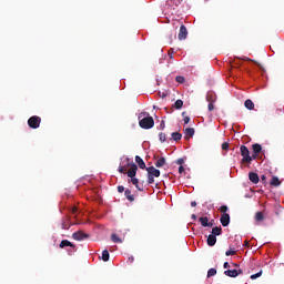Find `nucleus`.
Segmentation results:
<instances>
[{
  "instance_id": "1",
  "label": "nucleus",
  "mask_w": 284,
  "mask_h": 284,
  "mask_svg": "<svg viewBox=\"0 0 284 284\" xmlns=\"http://www.w3.org/2000/svg\"><path fill=\"white\" fill-rule=\"evenodd\" d=\"M139 125L141 129L150 130L154 126V119L153 116H146L139 121Z\"/></svg>"
},
{
  "instance_id": "2",
  "label": "nucleus",
  "mask_w": 284,
  "mask_h": 284,
  "mask_svg": "<svg viewBox=\"0 0 284 284\" xmlns=\"http://www.w3.org/2000/svg\"><path fill=\"white\" fill-rule=\"evenodd\" d=\"M241 156H243V160H241V164H251V155L250 150L246 145L240 146Z\"/></svg>"
},
{
  "instance_id": "3",
  "label": "nucleus",
  "mask_w": 284,
  "mask_h": 284,
  "mask_svg": "<svg viewBox=\"0 0 284 284\" xmlns=\"http://www.w3.org/2000/svg\"><path fill=\"white\" fill-rule=\"evenodd\" d=\"M41 122H42V119L39 115H32L28 120V125L31 129H39Z\"/></svg>"
},
{
  "instance_id": "4",
  "label": "nucleus",
  "mask_w": 284,
  "mask_h": 284,
  "mask_svg": "<svg viewBox=\"0 0 284 284\" xmlns=\"http://www.w3.org/2000/svg\"><path fill=\"white\" fill-rule=\"evenodd\" d=\"M189 31L187 28H185L184 24L181 26V29L179 30L178 39L179 41H184L187 39Z\"/></svg>"
},
{
  "instance_id": "5",
  "label": "nucleus",
  "mask_w": 284,
  "mask_h": 284,
  "mask_svg": "<svg viewBox=\"0 0 284 284\" xmlns=\"http://www.w3.org/2000/svg\"><path fill=\"white\" fill-rule=\"evenodd\" d=\"M148 176H152L159 179L161 176V171L155 169L154 166L146 168Z\"/></svg>"
},
{
  "instance_id": "6",
  "label": "nucleus",
  "mask_w": 284,
  "mask_h": 284,
  "mask_svg": "<svg viewBox=\"0 0 284 284\" xmlns=\"http://www.w3.org/2000/svg\"><path fill=\"white\" fill-rule=\"evenodd\" d=\"M240 274H243L242 270H227V271H224V275L229 276L231 278H235Z\"/></svg>"
},
{
  "instance_id": "7",
  "label": "nucleus",
  "mask_w": 284,
  "mask_h": 284,
  "mask_svg": "<svg viewBox=\"0 0 284 284\" xmlns=\"http://www.w3.org/2000/svg\"><path fill=\"white\" fill-rule=\"evenodd\" d=\"M220 222L222 227H227V225L231 223V216L227 213H224L221 215Z\"/></svg>"
},
{
  "instance_id": "8",
  "label": "nucleus",
  "mask_w": 284,
  "mask_h": 284,
  "mask_svg": "<svg viewBox=\"0 0 284 284\" xmlns=\"http://www.w3.org/2000/svg\"><path fill=\"white\" fill-rule=\"evenodd\" d=\"M74 241H84L85 239H89V234L83 233L82 231H78L73 233Z\"/></svg>"
},
{
  "instance_id": "9",
  "label": "nucleus",
  "mask_w": 284,
  "mask_h": 284,
  "mask_svg": "<svg viewBox=\"0 0 284 284\" xmlns=\"http://www.w3.org/2000/svg\"><path fill=\"white\" fill-rule=\"evenodd\" d=\"M69 246L71 248H73V251H77V246L74 244H72V242H70L69 240H63L59 244V247L62 248V250L65 248V247H69Z\"/></svg>"
},
{
  "instance_id": "10",
  "label": "nucleus",
  "mask_w": 284,
  "mask_h": 284,
  "mask_svg": "<svg viewBox=\"0 0 284 284\" xmlns=\"http://www.w3.org/2000/svg\"><path fill=\"white\" fill-rule=\"evenodd\" d=\"M135 175H136V164L132 163L131 168H129V171H128V178L134 179Z\"/></svg>"
},
{
  "instance_id": "11",
  "label": "nucleus",
  "mask_w": 284,
  "mask_h": 284,
  "mask_svg": "<svg viewBox=\"0 0 284 284\" xmlns=\"http://www.w3.org/2000/svg\"><path fill=\"white\" fill-rule=\"evenodd\" d=\"M248 181H251V183L257 184L261 179L258 178L257 173L251 172L248 173Z\"/></svg>"
},
{
  "instance_id": "12",
  "label": "nucleus",
  "mask_w": 284,
  "mask_h": 284,
  "mask_svg": "<svg viewBox=\"0 0 284 284\" xmlns=\"http://www.w3.org/2000/svg\"><path fill=\"white\" fill-rule=\"evenodd\" d=\"M199 223H201L202 227H212L213 226V224H209L207 216L199 217Z\"/></svg>"
},
{
  "instance_id": "13",
  "label": "nucleus",
  "mask_w": 284,
  "mask_h": 284,
  "mask_svg": "<svg viewBox=\"0 0 284 284\" xmlns=\"http://www.w3.org/2000/svg\"><path fill=\"white\" fill-rule=\"evenodd\" d=\"M206 101H209V111L212 112L215 106L213 105V95L211 93L206 94Z\"/></svg>"
},
{
  "instance_id": "14",
  "label": "nucleus",
  "mask_w": 284,
  "mask_h": 284,
  "mask_svg": "<svg viewBox=\"0 0 284 284\" xmlns=\"http://www.w3.org/2000/svg\"><path fill=\"white\" fill-rule=\"evenodd\" d=\"M135 163L139 164V168H140L141 170H145V169H146L145 162H144V161L142 160V158L139 156V155L135 156Z\"/></svg>"
},
{
  "instance_id": "15",
  "label": "nucleus",
  "mask_w": 284,
  "mask_h": 284,
  "mask_svg": "<svg viewBox=\"0 0 284 284\" xmlns=\"http://www.w3.org/2000/svg\"><path fill=\"white\" fill-rule=\"evenodd\" d=\"M60 226L62 227V230H70V227L72 226V224H70V219H63L62 224H60Z\"/></svg>"
},
{
  "instance_id": "16",
  "label": "nucleus",
  "mask_w": 284,
  "mask_h": 284,
  "mask_svg": "<svg viewBox=\"0 0 284 284\" xmlns=\"http://www.w3.org/2000/svg\"><path fill=\"white\" fill-rule=\"evenodd\" d=\"M215 244H216V235H209V237H206V245L215 246Z\"/></svg>"
},
{
  "instance_id": "17",
  "label": "nucleus",
  "mask_w": 284,
  "mask_h": 284,
  "mask_svg": "<svg viewBox=\"0 0 284 284\" xmlns=\"http://www.w3.org/2000/svg\"><path fill=\"white\" fill-rule=\"evenodd\" d=\"M124 196H125V199H128L129 202H131V203L134 202V195H132V192L130 189H125Z\"/></svg>"
},
{
  "instance_id": "18",
  "label": "nucleus",
  "mask_w": 284,
  "mask_h": 284,
  "mask_svg": "<svg viewBox=\"0 0 284 284\" xmlns=\"http://www.w3.org/2000/svg\"><path fill=\"white\" fill-rule=\"evenodd\" d=\"M270 185L274 187L281 186V181L278 180L277 176H273V179L270 182Z\"/></svg>"
},
{
  "instance_id": "19",
  "label": "nucleus",
  "mask_w": 284,
  "mask_h": 284,
  "mask_svg": "<svg viewBox=\"0 0 284 284\" xmlns=\"http://www.w3.org/2000/svg\"><path fill=\"white\" fill-rule=\"evenodd\" d=\"M223 233V229L220 227H213L212 229V234L210 235H214V236H220Z\"/></svg>"
},
{
  "instance_id": "20",
  "label": "nucleus",
  "mask_w": 284,
  "mask_h": 284,
  "mask_svg": "<svg viewBox=\"0 0 284 284\" xmlns=\"http://www.w3.org/2000/svg\"><path fill=\"white\" fill-rule=\"evenodd\" d=\"M244 106H246L247 110H254V102H252L251 99H247L245 102H244Z\"/></svg>"
},
{
  "instance_id": "21",
  "label": "nucleus",
  "mask_w": 284,
  "mask_h": 284,
  "mask_svg": "<svg viewBox=\"0 0 284 284\" xmlns=\"http://www.w3.org/2000/svg\"><path fill=\"white\" fill-rule=\"evenodd\" d=\"M183 105H184V102H183L181 99H178V100L174 102L173 108L176 109V110H181Z\"/></svg>"
},
{
  "instance_id": "22",
  "label": "nucleus",
  "mask_w": 284,
  "mask_h": 284,
  "mask_svg": "<svg viewBox=\"0 0 284 284\" xmlns=\"http://www.w3.org/2000/svg\"><path fill=\"white\" fill-rule=\"evenodd\" d=\"M252 151H254L255 154H261V152H262V145H261V144H254V145H252Z\"/></svg>"
},
{
  "instance_id": "23",
  "label": "nucleus",
  "mask_w": 284,
  "mask_h": 284,
  "mask_svg": "<svg viewBox=\"0 0 284 284\" xmlns=\"http://www.w3.org/2000/svg\"><path fill=\"white\" fill-rule=\"evenodd\" d=\"M163 165H165V158L162 156L158 160V162H155V168L161 169Z\"/></svg>"
},
{
  "instance_id": "24",
  "label": "nucleus",
  "mask_w": 284,
  "mask_h": 284,
  "mask_svg": "<svg viewBox=\"0 0 284 284\" xmlns=\"http://www.w3.org/2000/svg\"><path fill=\"white\" fill-rule=\"evenodd\" d=\"M130 182L135 185V189L139 190L140 192L143 191V189L140 187L139 185V179H134V178H131Z\"/></svg>"
},
{
  "instance_id": "25",
  "label": "nucleus",
  "mask_w": 284,
  "mask_h": 284,
  "mask_svg": "<svg viewBox=\"0 0 284 284\" xmlns=\"http://www.w3.org/2000/svg\"><path fill=\"white\" fill-rule=\"evenodd\" d=\"M263 220H265V216L263 215V213L261 211L255 213V221L256 222H263Z\"/></svg>"
},
{
  "instance_id": "26",
  "label": "nucleus",
  "mask_w": 284,
  "mask_h": 284,
  "mask_svg": "<svg viewBox=\"0 0 284 284\" xmlns=\"http://www.w3.org/2000/svg\"><path fill=\"white\" fill-rule=\"evenodd\" d=\"M172 139L178 142L182 140V134L179 132H173V134H171Z\"/></svg>"
},
{
  "instance_id": "27",
  "label": "nucleus",
  "mask_w": 284,
  "mask_h": 284,
  "mask_svg": "<svg viewBox=\"0 0 284 284\" xmlns=\"http://www.w3.org/2000/svg\"><path fill=\"white\" fill-rule=\"evenodd\" d=\"M184 133H185V136L193 138L194 129L193 128H187V129H185Z\"/></svg>"
},
{
  "instance_id": "28",
  "label": "nucleus",
  "mask_w": 284,
  "mask_h": 284,
  "mask_svg": "<svg viewBox=\"0 0 284 284\" xmlns=\"http://www.w3.org/2000/svg\"><path fill=\"white\" fill-rule=\"evenodd\" d=\"M111 240L113 243H123V240H121L116 234H112Z\"/></svg>"
},
{
  "instance_id": "29",
  "label": "nucleus",
  "mask_w": 284,
  "mask_h": 284,
  "mask_svg": "<svg viewBox=\"0 0 284 284\" xmlns=\"http://www.w3.org/2000/svg\"><path fill=\"white\" fill-rule=\"evenodd\" d=\"M216 275V268H210L207 272H206V277H212V276H215Z\"/></svg>"
},
{
  "instance_id": "30",
  "label": "nucleus",
  "mask_w": 284,
  "mask_h": 284,
  "mask_svg": "<svg viewBox=\"0 0 284 284\" xmlns=\"http://www.w3.org/2000/svg\"><path fill=\"white\" fill-rule=\"evenodd\" d=\"M102 261H104V262L109 261V252H108V250L102 251Z\"/></svg>"
},
{
  "instance_id": "31",
  "label": "nucleus",
  "mask_w": 284,
  "mask_h": 284,
  "mask_svg": "<svg viewBox=\"0 0 284 284\" xmlns=\"http://www.w3.org/2000/svg\"><path fill=\"white\" fill-rule=\"evenodd\" d=\"M159 140H160L161 143H165V141H166V134L163 133V132H161V133L159 134Z\"/></svg>"
},
{
  "instance_id": "32",
  "label": "nucleus",
  "mask_w": 284,
  "mask_h": 284,
  "mask_svg": "<svg viewBox=\"0 0 284 284\" xmlns=\"http://www.w3.org/2000/svg\"><path fill=\"white\" fill-rule=\"evenodd\" d=\"M175 82H178V83H184L185 82V78L184 77H181V75H179V77H176L175 78Z\"/></svg>"
},
{
  "instance_id": "33",
  "label": "nucleus",
  "mask_w": 284,
  "mask_h": 284,
  "mask_svg": "<svg viewBox=\"0 0 284 284\" xmlns=\"http://www.w3.org/2000/svg\"><path fill=\"white\" fill-rule=\"evenodd\" d=\"M236 59H239L240 61H247V62H252V63H254V60H252V59H251V58H248V57L236 58Z\"/></svg>"
},
{
  "instance_id": "34",
  "label": "nucleus",
  "mask_w": 284,
  "mask_h": 284,
  "mask_svg": "<svg viewBox=\"0 0 284 284\" xmlns=\"http://www.w3.org/2000/svg\"><path fill=\"white\" fill-rule=\"evenodd\" d=\"M227 211H229V207H227L226 205H222V206L220 207V212H221L222 214H226Z\"/></svg>"
},
{
  "instance_id": "35",
  "label": "nucleus",
  "mask_w": 284,
  "mask_h": 284,
  "mask_svg": "<svg viewBox=\"0 0 284 284\" xmlns=\"http://www.w3.org/2000/svg\"><path fill=\"white\" fill-rule=\"evenodd\" d=\"M262 276V272H258V273H256V274H252L251 275V280H257L258 277H261Z\"/></svg>"
},
{
  "instance_id": "36",
  "label": "nucleus",
  "mask_w": 284,
  "mask_h": 284,
  "mask_svg": "<svg viewBox=\"0 0 284 284\" xmlns=\"http://www.w3.org/2000/svg\"><path fill=\"white\" fill-rule=\"evenodd\" d=\"M222 151H227L229 150V143L227 142H223L221 145Z\"/></svg>"
},
{
  "instance_id": "37",
  "label": "nucleus",
  "mask_w": 284,
  "mask_h": 284,
  "mask_svg": "<svg viewBox=\"0 0 284 284\" xmlns=\"http://www.w3.org/2000/svg\"><path fill=\"white\" fill-rule=\"evenodd\" d=\"M235 254H236L235 250H230V251L225 252V256H233Z\"/></svg>"
},
{
  "instance_id": "38",
  "label": "nucleus",
  "mask_w": 284,
  "mask_h": 284,
  "mask_svg": "<svg viewBox=\"0 0 284 284\" xmlns=\"http://www.w3.org/2000/svg\"><path fill=\"white\" fill-rule=\"evenodd\" d=\"M154 183V176L148 175V184H153Z\"/></svg>"
},
{
  "instance_id": "39",
  "label": "nucleus",
  "mask_w": 284,
  "mask_h": 284,
  "mask_svg": "<svg viewBox=\"0 0 284 284\" xmlns=\"http://www.w3.org/2000/svg\"><path fill=\"white\" fill-rule=\"evenodd\" d=\"M258 154L260 153H252V156H251V162L256 160L258 158Z\"/></svg>"
},
{
  "instance_id": "40",
  "label": "nucleus",
  "mask_w": 284,
  "mask_h": 284,
  "mask_svg": "<svg viewBox=\"0 0 284 284\" xmlns=\"http://www.w3.org/2000/svg\"><path fill=\"white\" fill-rule=\"evenodd\" d=\"M125 171H126V168L124 166L118 168V172H120L121 174H123Z\"/></svg>"
},
{
  "instance_id": "41",
  "label": "nucleus",
  "mask_w": 284,
  "mask_h": 284,
  "mask_svg": "<svg viewBox=\"0 0 284 284\" xmlns=\"http://www.w3.org/2000/svg\"><path fill=\"white\" fill-rule=\"evenodd\" d=\"M175 164H178V165H182V164H184V159H179L176 162H175Z\"/></svg>"
},
{
  "instance_id": "42",
  "label": "nucleus",
  "mask_w": 284,
  "mask_h": 284,
  "mask_svg": "<svg viewBox=\"0 0 284 284\" xmlns=\"http://www.w3.org/2000/svg\"><path fill=\"white\" fill-rule=\"evenodd\" d=\"M126 192V190H124V186H118V193H123Z\"/></svg>"
},
{
  "instance_id": "43",
  "label": "nucleus",
  "mask_w": 284,
  "mask_h": 284,
  "mask_svg": "<svg viewBox=\"0 0 284 284\" xmlns=\"http://www.w3.org/2000/svg\"><path fill=\"white\" fill-rule=\"evenodd\" d=\"M173 54H174L173 49H171L170 51H168V55H170V59H173Z\"/></svg>"
},
{
  "instance_id": "44",
  "label": "nucleus",
  "mask_w": 284,
  "mask_h": 284,
  "mask_svg": "<svg viewBox=\"0 0 284 284\" xmlns=\"http://www.w3.org/2000/svg\"><path fill=\"white\" fill-rule=\"evenodd\" d=\"M183 123L189 124L190 123V118L189 116L183 118Z\"/></svg>"
},
{
  "instance_id": "45",
  "label": "nucleus",
  "mask_w": 284,
  "mask_h": 284,
  "mask_svg": "<svg viewBox=\"0 0 284 284\" xmlns=\"http://www.w3.org/2000/svg\"><path fill=\"white\" fill-rule=\"evenodd\" d=\"M128 263H129V264H133V263H134V256L129 257V258H128Z\"/></svg>"
},
{
  "instance_id": "46",
  "label": "nucleus",
  "mask_w": 284,
  "mask_h": 284,
  "mask_svg": "<svg viewBox=\"0 0 284 284\" xmlns=\"http://www.w3.org/2000/svg\"><path fill=\"white\" fill-rule=\"evenodd\" d=\"M185 171L184 166H179V174H182Z\"/></svg>"
},
{
  "instance_id": "47",
  "label": "nucleus",
  "mask_w": 284,
  "mask_h": 284,
  "mask_svg": "<svg viewBox=\"0 0 284 284\" xmlns=\"http://www.w3.org/2000/svg\"><path fill=\"white\" fill-rule=\"evenodd\" d=\"M160 129H165V121H162L161 123H160Z\"/></svg>"
},
{
  "instance_id": "48",
  "label": "nucleus",
  "mask_w": 284,
  "mask_h": 284,
  "mask_svg": "<svg viewBox=\"0 0 284 284\" xmlns=\"http://www.w3.org/2000/svg\"><path fill=\"white\" fill-rule=\"evenodd\" d=\"M182 3V0H174V4L178 7Z\"/></svg>"
},
{
  "instance_id": "49",
  "label": "nucleus",
  "mask_w": 284,
  "mask_h": 284,
  "mask_svg": "<svg viewBox=\"0 0 284 284\" xmlns=\"http://www.w3.org/2000/svg\"><path fill=\"white\" fill-rule=\"evenodd\" d=\"M197 203L196 201L191 202V207H196Z\"/></svg>"
},
{
  "instance_id": "50",
  "label": "nucleus",
  "mask_w": 284,
  "mask_h": 284,
  "mask_svg": "<svg viewBox=\"0 0 284 284\" xmlns=\"http://www.w3.org/2000/svg\"><path fill=\"white\" fill-rule=\"evenodd\" d=\"M260 179L262 180L263 183L266 182V176L265 175H262Z\"/></svg>"
},
{
  "instance_id": "51",
  "label": "nucleus",
  "mask_w": 284,
  "mask_h": 284,
  "mask_svg": "<svg viewBox=\"0 0 284 284\" xmlns=\"http://www.w3.org/2000/svg\"><path fill=\"white\" fill-rule=\"evenodd\" d=\"M224 268H231V265L227 262H225L224 263Z\"/></svg>"
},
{
  "instance_id": "52",
  "label": "nucleus",
  "mask_w": 284,
  "mask_h": 284,
  "mask_svg": "<svg viewBox=\"0 0 284 284\" xmlns=\"http://www.w3.org/2000/svg\"><path fill=\"white\" fill-rule=\"evenodd\" d=\"M77 211H78V209H77V207H73V209L71 210V213L77 214Z\"/></svg>"
},
{
  "instance_id": "53",
  "label": "nucleus",
  "mask_w": 284,
  "mask_h": 284,
  "mask_svg": "<svg viewBox=\"0 0 284 284\" xmlns=\"http://www.w3.org/2000/svg\"><path fill=\"white\" fill-rule=\"evenodd\" d=\"M191 219H193L194 221H196L197 216L195 214L191 215Z\"/></svg>"
},
{
  "instance_id": "54",
  "label": "nucleus",
  "mask_w": 284,
  "mask_h": 284,
  "mask_svg": "<svg viewBox=\"0 0 284 284\" xmlns=\"http://www.w3.org/2000/svg\"><path fill=\"white\" fill-rule=\"evenodd\" d=\"M244 246H250V242H244Z\"/></svg>"
},
{
  "instance_id": "55",
  "label": "nucleus",
  "mask_w": 284,
  "mask_h": 284,
  "mask_svg": "<svg viewBox=\"0 0 284 284\" xmlns=\"http://www.w3.org/2000/svg\"><path fill=\"white\" fill-rule=\"evenodd\" d=\"M233 267H239V264L237 263H233Z\"/></svg>"
},
{
  "instance_id": "56",
  "label": "nucleus",
  "mask_w": 284,
  "mask_h": 284,
  "mask_svg": "<svg viewBox=\"0 0 284 284\" xmlns=\"http://www.w3.org/2000/svg\"><path fill=\"white\" fill-rule=\"evenodd\" d=\"M209 225H213V220H212V222H209Z\"/></svg>"
},
{
  "instance_id": "57",
  "label": "nucleus",
  "mask_w": 284,
  "mask_h": 284,
  "mask_svg": "<svg viewBox=\"0 0 284 284\" xmlns=\"http://www.w3.org/2000/svg\"><path fill=\"white\" fill-rule=\"evenodd\" d=\"M235 65L240 67L241 64H240V63H237V62H235Z\"/></svg>"
},
{
  "instance_id": "58",
  "label": "nucleus",
  "mask_w": 284,
  "mask_h": 284,
  "mask_svg": "<svg viewBox=\"0 0 284 284\" xmlns=\"http://www.w3.org/2000/svg\"><path fill=\"white\" fill-rule=\"evenodd\" d=\"M184 115H185V112L182 113V116H184Z\"/></svg>"
}]
</instances>
